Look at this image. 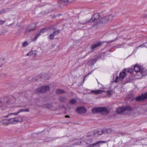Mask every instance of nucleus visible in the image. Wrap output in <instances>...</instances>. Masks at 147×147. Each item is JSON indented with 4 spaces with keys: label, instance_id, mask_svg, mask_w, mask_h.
Masks as SVG:
<instances>
[{
    "label": "nucleus",
    "instance_id": "obj_1",
    "mask_svg": "<svg viewBox=\"0 0 147 147\" xmlns=\"http://www.w3.org/2000/svg\"><path fill=\"white\" fill-rule=\"evenodd\" d=\"M16 100L15 98L13 96H9L8 98V100H7L5 102H2L0 101V107L2 110L5 109L7 106V104L14 102Z\"/></svg>",
    "mask_w": 147,
    "mask_h": 147
},
{
    "label": "nucleus",
    "instance_id": "obj_2",
    "mask_svg": "<svg viewBox=\"0 0 147 147\" xmlns=\"http://www.w3.org/2000/svg\"><path fill=\"white\" fill-rule=\"evenodd\" d=\"M100 17V14L98 13H96L92 16L91 20H85L83 21V22L81 24H84L87 23H92L93 22L96 23H98L100 22V20L99 18Z\"/></svg>",
    "mask_w": 147,
    "mask_h": 147
},
{
    "label": "nucleus",
    "instance_id": "obj_3",
    "mask_svg": "<svg viewBox=\"0 0 147 147\" xmlns=\"http://www.w3.org/2000/svg\"><path fill=\"white\" fill-rule=\"evenodd\" d=\"M109 110L105 107L94 108L92 109V112L94 113H102L106 114L109 112Z\"/></svg>",
    "mask_w": 147,
    "mask_h": 147
},
{
    "label": "nucleus",
    "instance_id": "obj_4",
    "mask_svg": "<svg viewBox=\"0 0 147 147\" xmlns=\"http://www.w3.org/2000/svg\"><path fill=\"white\" fill-rule=\"evenodd\" d=\"M9 124H15L18 122H22L23 119L21 117H14L8 119Z\"/></svg>",
    "mask_w": 147,
    "mask_h": 147
},
{
    "label": "nucleus",
    "instance_id": "obj_5",
    "mask_svg": "<svg viewBox=\"0 0 147 147\" xmlns=\"http://www.w3.org/2000/svg\"><path fill=\"white\" fill-rule=\"evenodd\" d=\"M132 110V108L131 107L129 106H127L125 107H119L117 109L116 112L119 114H122L126 111H131Z\"/></svg>",
    "mask_w": 147,
    "mask_h": 147
},
{
    "label": "nucleus",
    "instance_id": "obj_6",
    "mask_svg": "<svg viewBox=\"0 0 147 147\" xmlns=\"http://www.w3.org/2000/svg\"><path fill=\"white\" fill-rule=\"evenodd\" d=\"M127 74L126 72L124 69L123 71L119 74V76H117L116 79L115 81V82L117 83L119 82L120 80L122 81L124 78L125 77Z\"/></svg>",
    "mask_w": 147,
    "mask_h": 147
},
{
    "label": "nucleus",
    "instance_id": "obj_7",
    "mask_svg": "<svg viewBox=\"0 0 147 147\" xmlns=\"http://www.w3.org/2000/svg\"><path fill=\"white\" fill-rule=\"evenodd\" d=\"M113 18V16L111 15L104 16L100 20V22L102 23H106L108 21L111 20Z\"/></svg>",
    "mask_w": 147,
    "mask_h": 147
},
{
    "label": "nucleus",
    "instance_id": "obj_8",
    "mask_svg": "<svg viewBox=\"0 0 147 147\" xmlns=\"http://www.w3.org/2000/svg\"><path fill=\"white\" fill-rule=\"evenodd\" d=\"M29 111V109H21L18 110V112L15 113H10L8 114V115L3 116V118H7L9 117L10 115H17L20 113L23 112H27Z\"/></svg>",
    "mask_w": 147,
    "mask_h": 147
},
{
    "label": "nucleus",
    "instance_id": "obj_9",
    "mask_svg": "<svg viewBox=\"0 0 147 147\" xmlns=\"http://www.w3.org/2000/svg\"><path fill=\"white\" fill-rule=\"evenodd\" d=\"M49 88L48 86H45L37 89L36 90V92L37 93H43L49 90Z\"/></svg>",
    "mask_w": 147,
    "mask_h": 147
},
{
    "label": "nucleus",
    "instance_id": "obj_10",
    "mask_svg": "<svg viewBox=\"0 0 147 147\" xmlns=\"http://www.w3.org/2000/svg\"><path fill=\"white\" fill-rule=\"evenodd\" d=\"M146 98H147V92L142 94L141 96L136 97L135 99L136 101H143Z\"/></svg>",
    "mask_w": 147,
    "mask_h": 147
},
{
    "label": "nucleus",
    "instance_id": "obj_11",
    "mask_svg": "<svg viewBox=\"0 0 147 147\" xmlns=\"http://www.w3.org/2000/svg\"><path fill=\"white\" fill-rule=\"evenodd\" d=\"M36 24H33L29 26L27 28L25 32L27 33L35 30L36 28Z\"/></svg>",
    "mask_w": 147,
    "mask_h": 147
},
{
    "label": "nucleus",
    "instance_id": "obj_12",
    "mask_svg": "<svg viewBox=\"0 0 147 147\" xmlns=\"http://www.w3.org/2000/svg\"><path fill=\"white\" fill-rule=\"evenodd\" d=\"M76 111L80 114H82L87 112V110L84 107H80L76 109Z\"/></svg>",
    "mask_w": 147,
    "mask_h": 147
},
{
    "label": "nucleus",
    "instance_id": "obj_13",
    "mask_svg": "<svg viewBox=\"0 0 147 147\" xmlns=\"http://www.w3.org/2000/svg\"><path fill=\"white\" fill-rule=\"evenodd\" d=\"M60 32L59 30H56L54 31L49 36V38L51 40L54 39L55 36L58 34Z\"/></svg>",
    "mask_w": 147,
    "mask_h": 147
},
{
    "label": "nucleus",
    "instance_id": "obj_14",
    "mask_svg": "<svg viewBox=\"0 0 147 147\" xmlns=\"http://www.w3.org/2000/svg\"><path fill=\"white\" fill-rule=\"evenodd\" d=\"M105 141H102L97 142L96 143L92 144L91 145V146L92 147H99L100 146V144L102 143H106Z\"/></svg>",
    "mask_w": 147,
    "mask_h": 147
},
{
    "label": "nucleus",
    "instance_id": "obj_15",
    "mask_svg": "<svg viewBox=\"0 0 147 147\" xmlns=\"http://www.w3.org/2000/svg\"><path fill=\"white\" fill-rule=\"evenodd\" d=\"M0 123L5 126H8L10 125L8 119H1L0 121Z\"/></svg>",
    "mask_w": 147,
    "mask_h": 147
},
{
    "label": "nucleus",
    "instance_id": "obj_16",
    "mask_svg": "<svg viewBox=\"0 0 147 147\" xmlns=\"http://www.w3.org/2000/svg\"><path fill=\"white\" fill-rule=\"evenodd\" d=\"M105 132L104 129L97 130L94 132V134L95 136H97L98 135H101Z\"/></svg>",
    "mask_w": 147,
    "mask_h": 147
},
{
    "label": "nucleus",
    "instance_id": "obj_17",
    "mask_svg": "<svg viewBox=\"0 0 147 147\" xmlns=\"http://www.w3.org/2000/svg\"><path fill=\"white\" fill-rule=\"evenodd\" d=\"M134 68L135 71L138 72L137 74L138 75L139 72H140V70L141 69V65L138 64H137L134 65Z\"/></svg>",
    "mask_w": 147,
    "mask_h": 147
},
{
    "label": "nucleus",
    "instance_id": "obj_18",
    "mask_svg": "<svg viewBox=\"0 0 147 147\" xmlns=\"http://www.w3.org/2000/svg\"><path fill=\"white\" fill-rule=\"evenodd\" d=\"M104 92H105V91L102 90H92L91 91V92L92 93L96 94H101Z\"/></svg>",
    "mask_w": 147,
    "mask_h": 147
},
{
    "label": "nucleus",
    "instance_id": "obj_19",
    "mask_svg": "<svg viewBox=\"0 0 147 147\" xmlns=\"http://www.w3.org/2000/svg\"><path fill=\"white\" fill-rule=\"evenodd\" d=\"M147 74L146 70L145 69H142L140 70V72H139L138 75L141 77L142 75L146 76Z\"/></svg>",
    "mask_w": 147,
    "mask_h": 147
},
{
    "label": "nucleus",
    "instance_id": "obj_20",
    "mask_svg": "<svg viewBox=\"0 0 147 147\" xmlns=\"http://www.w3.org/2000/svg\"><path fill=\"white\" fill-rule=\"evenodd\" d=\"M101 44V43L100 42L96 43L92 45L91 49L92 50H94L97 47L99 46Z\"/></svg>",
    "mask_w": 147,
    "mask_h": 147
},
{
    "label": "nucleus",
    "instance_id": "obj_21",
    "mask_svg": "<svg viewBox=\"0 0 147 147\" xmlns=\"http://www.w3.org/2000/svg\"><path fill=\"white\" fill-rule=\"evenodd\" d=\"M41 34L40 33L39 31L37 32L36 33V34L35 36V37L34 38V39L33 40V41H36L38 38L39 37V36Z\"/></svg>",
    "mask_w": 147,
    "mask_h": 147
},
{
    "label": "nucleus",
    "instance_id": "obj_22",
    "mask_svg": "<svg viewBox=\"0 0 147 147\" xmlns=\"http://www.w3.org/2000/svg\"><path fill=\"white\" fill-rule=\"evenodd\" d=\"M138 110H139V113L141 114L144 113L147 111V109H145L143 107L140 109L139 108Z\"/></svg>",
    "mask_w": 147,
    "mask_h": 147
},
{
    "label": "nucleus",
    "instance_id": "obj_23",
    "mask_svg": "<svg viewBox=\"0 0 147 147\" xmlns=\"http://www.w3.org/2000/svg\"><path fill=\"white\" fill-rule=\"evenodd\" d=\"M74 141L76 142L75 144L76 145H80L82 143L81 140L78 139H74Z\"/></svg>",
    "mask_w": 147,
    "mask_h": 147
},
{
    "label": "nucleus",
    "instance_id": "obj_24",
    "mask_svg": "<svg viewBox=\"0 0 147 147\" xmlns=\"http://www.w3.org/2000/svg\"><path fill=\"white\" fill-rule=\"evenodd\" d=\"M124 69L125 71L126 72H127L129 73H132L134 71L133 69L131 68L125 69Z\"/></svg>",
    "mask_w": 147,
    "mask_h": 147
},
{
    "label": "nucleus",
    "instance_id": "obj_25",
    "mask_svg": "<svg viewBox=\"0 0 147 147\" xmlns=\"http://www.w3.org/2000/svg\"><path fill=\"white\" fill-rule=\"evenodd\" d=\"M5 62L4 59H0V67L2 66L3 64L5 63Z\"/></svg>",
    "mask_w": 147,
    "mask_h": 147
},
{
    "label": "nucleus",
    "instance_id": "obj_26",
    "mask_svg": "<svg viewBox=\"0 0 147 147\" xmlns=\"http://www.w3.org/2000/svg\"><path fill=\"white\" fill-rule=\"evenodd\" d=\"M28 44L29 43L27 41H25L22 43V46L23 47H24L28 46Z\"/></svg>",
    "mask_w": 147,
    "mask_h": 147
},
{
    "label": "nucleus",
    "instance_id": "obj_27",
    "mask_svg": "<svg viewBox=\"0 0 147 147\" xmlns=\"http://www.w3.org/2000/svg\"><path fill=\"white\" fill-rule=\"evenodd\" d=\"M59 100L61 102H64L66 101V98L63 97H60L59 98Z\"/></svg>",
    "mask_w": 147,
    "mask_h": 147
},
{
    "label": "nucleus",
    "instance_id": "obj_28",
    "mask_svg": "<svg viewBox=\"0 0 147 147\" xmlns=\"http://www.w3.org/2000/svg\"><path fill=\"white\" fill-rule=\"evenodd\" d=\"M76 102V100L75 99H73L70 100V102L72 104H74Z\"/></svg>",
    "mask_w": 147,
    "mask_h": 147
},
{
    "label": "nucleus",
    "instance_id": "obj_29",
    "mask_svg": "<svg viewBox=\"0 0 147 147\" xmlns=\"http://www.w3.org/2000/svg\"><path fill=\"white\" fill-rule=\"evenodd\" d=\"M64 92V91L62 90L58 89L57 90V93L58 94H62Z\"/></svg>",
    "mask_w": 147,
    "mask_h": 147
},
{
    "label": "nucleus",
    "instance_id": "obj_30",
    "mask_svg": "<svg viewBox=\"0 0 147 147\" xmlns=\"http://www.w3.org/2000/svg\"><path fill=\"white\" fill-rule=\"evenodd\" d=\"M47 30L46 28H43L40 31H39L41 34H42L47 32Z\"/></svg>",
    "mask_w": 147,
    "mask_h": 147
},
{
    "label": "nucleus",
    "instance_id": "obj_31",
    "mask_svg": "<svg viewBox=\"0 0 147 147\" xmlns=\"http://www.w3.org/2000/svg\"><path fill=\"white\" fill-rule=\"evenodd\" d=\"M34 51H30L27 54V55L29 56L32 55L33 54V52H34Z\"/></svg>",
    "mask_w": 147,
    "mask_h": 147
},
{
    "label": "nucleus",
    "instance_id": "obj_32",
    "mask_svg": "<svg viewBox=\"0 0 147 147\" xmlns=\"http://www.w3.org/2000/svg\"><path fill=\"white\" fill-rule=\"evenodd\" d=\"M46 107L47 108L50 109L52 107L53 105L51 104H48L47 105Z\"/></svg>",
    "mask_w": 147,
    "mask_h": 147
},
{
    "label": "nucleus",
    "instance_id": "obj_33",
    "mask_svg": "<svg viewBox=\"0 0 147 147\" xmlns=\"http://www.w3.org/2000/svg\"><path fill=\"white\" fill-rule=\"evenodd\" d=\"M104 131H106L107 133H110V132H111L112 131L111 129H104Z\"/></svg>",
    "mask_w": 147,
    "mask_h": 147
},
{
    "label": "nucleus",
    "instance_id": "obj_34",
    "mask_svg": "<svg viewBox=\"0 0 147 147\" xmlns=\"http://www.w3.org/2000/svg\"><path fill=\"white\" fill-rule=\"evenodd\" d=\"M5 9H3L0 11V15L5 12Z\"/></svg>",
    "mask_w": 147,
    "mask_h": 147
},
{
    "label": "nucleus",
    "instance_id": "obj_35",
    "mask_svg": "<svg viewBox=\"0 0 147 147\" xmlns=\"http://www.w3.org/2000/svg\"><path fill=\"white\" fill-rule=\"evenodd\" d=\"M144 44H144L143 45H140L138 47H137L135 48V50H137L140 47H143L144 46Z\"/></svg>",
    "mask_w": 147,
    "mask_h": 147
},
{
    "label": "nucleus",
    "instance_id": "obj_36",
    "mask_svg": "<svg viewBox=\"0 0 147 147\" xmlns=\"http://www.w3.org/2000/svg\"><path fill=\"white\" fill-rule=\"evenodd\" d=\"M74 0H64V2H71L74 1Z\"/></svg>",
    "mask_w": 147,
    "mask_h": 147
},
{
    "label": "nucleus",
    "instance_id": "obj_37",
    "mask_svg": "<svg viewBox=\"0 0 147 147\" xmlns=\"http://www.w3.org/2000/svg\"><path fill=\"white\" fill-rule=\"evenodd\" d=\"M123 47V46L122 45H119L117 46V48H120Z\"/></svg>",
    "mask_w": 147,
    "mask_h": 147
},
{
    "label": "nucleus",
    "instance_id": "obj_38",
    "mask_svg": "<svg viewBox=\"0 0 147 147\" xmlns=\"http://www.w3.org/2000/svg\"><path fill=\"white\" fill-rule=\"evenodd\" d=\"M5 21L4 20H0V25L3 24Z\"/></svg>",
    "mask_w": 147,
    "mask_h": 147
},
{
    "label": "nucleus",
    "instance_id": "obj_39",
    "mask_svg": "<svg viewBox=\"0 0 147 147\" xmlns=\"http://www.w3.org/2000/svg\"><path fill=\"white\" fill-rule=\"evenodd\" d=\"M112 91L111 90H109L107 92V93L109 95H111L112 94Z\"/></svg>",
    "mask_w": 147,
    "mask_h": 147
},
{
    "label": "nucleus",
    "instance_id": "obj_40",
    "mask_svg": "<svg viewBox=\"0 0 147 147\" xmlns=\"http://www.w3.org/2000/svg\"><path fill=\"white\" fill-rule=\"evenodd\" d=\"M143 16L144 18H147V13L143 14Z\"/></svg>",
    "mask_w": 147,
    "mask_h": 147
},
{
    "label": "nucleus",
    "instance_id": "obj_41",
    "mask_svg": "<svg viewBox=\"0 0 147 147\" xmlns=\"http://www.w3.org/2000/svg\"><path fill=\"white\" fill-rule=\"evenodd\" d=\"M14 24H15V22H13L12 23V24H9V25H8L7 26H11L12 25H13Z\"/></svg>",
    "mask_w": 147,
    "mask_h": 147
},
{
    "label": "nucleus",
    "instance_id": "obj_42",
    "mask_svg": "<svg viewBox=\"0 0 147 147\" xmlns=\"http://www.w3.org/2000/svg\"><path fill=\"white\" fill-rule=\"evenodd\" d=\"M65 117H69V115H65Z\"/></svg>",
    "mask_w": 147,
    "mask_h": 147
},
{
    "label": "nucleus",
    "instance_id": "obj_43",
    "mask_svg": "<svg viewBox=\"0 0 147 147\" xmlns=\"http://www.w3.org/2000/svg\"><path fill=\"white\" fill-rule=\"evenodd\" d=\"M12 27L13 28H15V26H12Z\"/></svg>",
    "mask_w": 147,
    "mask_h": 147
}]
</instances>
